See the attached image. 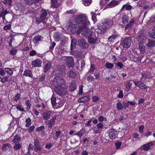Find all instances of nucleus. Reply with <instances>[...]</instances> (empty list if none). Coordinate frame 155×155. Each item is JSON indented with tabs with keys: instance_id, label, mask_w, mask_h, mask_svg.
Returning <instances> with one entry per match:
<instances>
[{
	"instance_id": "f257e3e1",
	"label": "nucleus",
	"mask_w": 155,
	"mask_h": 155,
	"mask_svg": "<svg viewBox=\"0 0 155 155\" xmlns=\"http://www.w3.org/2000/svg\"><path fill=\"white\" fill-rule=\"evenodd\" d=\"M87 25L85 26H80L78 29L77 32L80 33L81 32V34L83 36L86 37H89L91 36L92 35V31L90 29L88 28L87 25Z\"/></svg>"
},
{
	"instance_id": "f03ea898",
	"label": "nucleus",
	"mask_w": 155,
	"mask_h": 155,
	"mask_svg": "<svg viewBox=\"0 0 155 155\" xmlns=\"http://www.w3.org/2000/svg\"><path fill=\"white\" fill-rule=\"evenodd\" d=\"M87 19V16L85 15H79L76 16L75 21L76 23L81 24V26H85L90 24L88 21H86Z\"/></svg>"
},
{
	"instance_id": "7ed1b4c3",
	"label": "nucleus",
	"mask_w": 155,
	"mask_h": 155,
	"mask_svg": "<svg viewBox=\"0 0 155 155\" xmlns=\"http://www.w3.org/2000/svg\"><path fill=\"white\" fill-rule=\"evenodd\" d=\"M47 11L45 9L41 10L40 18H36V23L38 24L41 22H42L43 24H45L47 20Z\"/></svg>"
},
{
	"instance_id": "20e7f679",
	"label": "nucleus",
	"mask_w": 155,
	"mask_h": 155,
	"mask_svg": "<svg viewBox=\"0 0 155 155\" xmlns=\"http://www.w3.org/2000/svg\"><path fill=\"white\" fill-rule=\"evenodd\" d=\"M53 83L55 87L61 86L62 85H65L66 82L64 79L61 76L55 77L53 80Z\"/></svg>"
},
{
	"instance_id": "39448f33",
	"label": "nucleus",
	"mask_w": 155,
	"mask_h": 155,
	"mask_svg": "<svg viewBox=\"0 0 155 155\" xmlns=\"http://www.w3.org/2000/svg\"><path fill=\"white\" fill-rule=\"evenodd\" d=\"M54 92L58 95L62 96L65 95L67 94V89L61 86L55 87L54 89Z\"/></svg>"
},
{
	"instance_id": "423d86ee",
	"label": "nucleus",
	"mask_w": 155,
	"mask_h": 155,
	"mask_svg": "<svg viewBox=\"0 0 155 155\" xmlns=\"http://www.w3.org/2000/svg\"><path fill=\"white\" fill-rule=\"evenodd\" d=\"M147 39L145 31L143 30H141L138 37V41L141 44H143L145 42Z\"/></svg>"
},
{
	"instance_id": "0eeeda50",
	"label": "nucleus",
	"mask_w": 155,
	"mask_h": 155,
	"mask_svg": "<svg viewBox=\"0 0 155 155\" xmlns=\"http://www.w3.org/2000/svg\"><path fill=\"white\" fill-rule=\"evenodd\" d=\"M64 60L66 62V65L69 68H73L74 65V59L73 57L71 56H67L65 57Z\"/></svg>"
},
{
	"instance_id": "6e6552de",
	"label": "nucleus",
	"mask_w": 155,
	"mask_h": 155,
	"mask_svg": "<svg viewBox=\"0 0 155 155\" xmlns=\"http://www.w3.org/2000/svg\"><path fill=\"white\" fill-rule=\"evenodd\" d=\"M131 38L130 37L123 39L121 41V44L124 48H128L131 45Z\"/></svg>"
},
{
	"instance_id": "1a4fd4ad",
	"label": "nucleus",
	"mask_w": 155,
	"mask_h": 155,
	"mask_svg": "<svg viewBox=\"0 0 155 155\" xmlns=\"http://www.w3.org/2000/svg\"><path fill=\"white\" fill-rule=\"evenodd\" d=\"M129 20V18L126 15H124L123 17L119 18L117 21L120 25H122L127 24Z\"/></svg>"
},
{
	"instance_id": "9d476101",
	"label": "nucleus",
	"mask_w": 155,
	"mask_h": 155,
	"mask_svg": "<svg viewBox=\"0 0 155 155\" xmlns=\"http://www.w3.org/2000/svg\"><path fill=\"white\" fill-rule=\"evenodd\" d=\"M65 67L64 65H62L59 66L57 69L56 72L59 75H61L62 76L65 75Z\"/></svg>"
},
{
	"instance_id": "9b49d317",
	"label": "nucleus",
	"mask_w": 155,
	"mask_h": 155,
	"mask_svg": "<svg viewBox=\"0 0 155 155\" xmlns=\"http://www.w3.org/2000/svg\"><path fill=\"white\" fill-rule=\"evenodd\" d=\"M78 43L79 46L81 48H85L88 47V45L85 42L84 39L80 38L78 40Z\"/></svg>"
},
{
	"instance_id": "f8f14e48",
	"label": "nucleus",
	"mask_w": 155,
	"mask_h": 155,
	"mask_svg": "<svg viewBox=\"0 0 155 155\" xmlns=\"http://www.w3.org/2000/svg\"><path fill=\"white\" fill-rule=\"evenodd\" d=\"M117 132L113 129H110L109 131V135L111 139H114L117 136Z\"/></svg>"
},
{
	"instance_id": "ddd939ff",
	"label": "nucleus",
	"mask_w": 155,
	"mask_h": 155,
	"mask_svg": "<svg viewBox=\"0 0 155 155\" xmlns=\"http://www.w3.org/2000/svg\"><path fill=\"white\" fill-rule=\"evenodd\" d=\"M56 118V116H54L50 120H46L45 122V124L48 125V127L49 128H51L52 126L54 123V120Z\"/></svg>"
},
{
	"instance_id": "4468645a",
	"label": "nucleus",
	"mask_w": 155,
	"mask_h": 155,
	"mask_svg": "<svg viewBox=\"0 0 155 155\" xmlns=\"http://www.w3.org/2000/svg\"><path fill=\"white\" fill-rule=\"evenodd\" d=\"M51 100L53 107L55 109L58 108L59 107L58 103L56 102V98L53 95H52Z\"/></svg>"
},
{
	"instance_id": "2eb2a0df",
	"label": "nucleus",
	"mask_w": 155,
	"mask_h": 155,
	"mask_svg": "<svg viewBox=\"0 0 155 155\" xmlns=\"http://www.w3.org/2000/svg\"><path fill=\"white\" fill-rule=\"evenodd\" d=\"M43 38L41 35H38L32 39V41L35 44H38V42L40 41Z\"/></svg>"
},
{
	"instance_id": "dca6fc26",
	"label": "nucleus",
	"mask_w": 155,
	"mask_h": 155,
	"mask_svg": "<svg viewBox=\"0 0 155 155\" xmlns=\"http://www.w3.org/2000/svg\"><path fill=\"white\" fill-rule=\"evenodd\" d=\"M120 2L119 0H112L107 4V5L110 8H114L118 5Z\"/></svg>"
},
{
	"instance_id": "f3484780",
	"label": "nucleus",
	"mask_w": 155,
	"mask_h": 155,
	"mask_svg": "<svg viewBox=\"0 0 155 155\" xmlns=\"http://www.w3.org/2000/svg\"><path fill=\"white\" fill-rule=\"evenodd\" d=\"M41 60L37 59L32 61V65L34 67H39L41 66Z\"/></svg>"
},
{
	"instance_id": "a211bd4d",
	"label": "nucleus",
	"mask_w": 155,
	"mask_h": 155,
	"mask_svg": "<svg viewBox=\"0 0 155 155\" xmlns=\"http://www.w3.org/2000/svg\"><path fill=\"white\" fill-rule=\"evenodd\" d=\"M135 19L134 18H132L130 20L129 23L128 24H127L125 27V29L126 30H129L131 28L132 25L134 24Z\"/></svg>"
},
{
	"instance_id": "6ab92c4d",
	"label": "nucleus",
	"mask_w": 155,
	"mask_h": 155,
	"mask_svg": "<svg viewBox=\"0 0 155 155\" xmlns=\"http://www.w3.org/2000/svg\"><path fill=\"white\" fill-rule=\"evenodd\" d=\"M148 42L146 44V46L149 48H152L155 46V41L154 40L148 39Z\"/></svg>"
},
{
	"instance_id": "aec40b11",
	"label": "nucleus",
	"mask_w": 155,
	"mask_h": 155,
	"mask_svg": "<svg viewBox=\"0 0 155 155\" xmlns=\"http://www.w3.org/2000/svg\"><path fill=\"white\" fill-rule=\"evenodd\" d=\"M70 53L77 58H79L81 56V52L78 50L73 51V50H71V51Z\"/></svg>"
},
{
	"instance_id": "412c9836",
	"label": "nucleus",
	"mask_w": 155,
	"mask_h": 155,
	"mask_svg": "<svg viewBox=\"0 0 155 155\" xmlns=\"http://www.w3.org/2000/svg\"><path fill=\"white\" fill-rule=\"evenodd\" d=\"M153 145V142H151L150 143L144 144L141 147V148H143V150L147 151L150 149V147Z\"/></svg>"
},
{
	"instance_id": "4be33fe9",
	"label": "nucleus",
	"mask_w": 155,
	"mask_h": 155,
	"mask_svg": "<svg viewBox=\"0 0 155 155\" xmlns=\"http://www.w3.org/2000/svg\"><path fill=\"white\" fill-rule=\"evenodd\" d=\"M52 112L50 111H46L43 114V118L45 120L48 119L50 118Z\"/></svg>"
},
{
	"instance_id": "5701e85b",
	"label": "nucleus",
	"mask_w": 155,
	"mask_h": 155,
	"mask_svg": "<svg viewBox=\"0 0 155 155\" xmlns=\"http://www.w3.org/2000/svg\"><path fill=\"white\" fill-rule=\"evenodd\" d=\"M76 88V81L75 80H73L72 81L69 87V90L71 91H74Z\"/></svg>"
},
{
	"instance_id": "b1692460",
	"label": "nucleus",
	"mask_w": 155,
	"mask_h": 155,
	"mask_svg": "<svg viewBox=\"0 0 155 155\" xmlns=\"http://www.w3.org/2000/svg\"><path fill=\"white\" fill-rule=\"evenodd\" d=\"M88 38V42L91 44L92 45L96 42L97 38L96 37L93 36L92 37L91 36Z\"/></svg>"
},
{
	"instance_id": "393cba45",
	"label": "nucleus",
	"mask_w": 155,
	"mask_h": 155,
	"mask_svg": "<svg viewBox=\"0 0 155 155\" xmlns=\"http://www.w3.org/2000/svg\"><path fill=\"white\" fill-rule=\"evenodd\" d=\"M68 77L69 78H75L77 76L76 73L73 71H70L67 74Z\"/></svg>"
},
{
	"instance_id": "a878e982",
	"label": "nucleus",
	"mask_w": 155,
	"mask_h": 155,
	"mask_svg": "<svg viewBox=\"0 0 155 155\" xmlns=\"http://www.w3.org/2000/svg\"><path fill=\"white\" fill-rule=\"evenodd\" d=\"M59 4L57 0H51V6L55 8H58L59 7Z\"/></svg>"
},
{
	"instance_id": "bb28decb",
	"label": "nucleus",
	"mask_w": 155,
	"mask_h": 155,
	"mask_svg": "<svg viewBox=\"0 0 155 155\" xmlns=\"http://www.w3.org/2000/svg\"><path fill=\"white\" fill-rule=\"evenodd\" d=\"M131 81H129L127 83L124 85L125 89L127 91H129L131 88L132 83H131Z\"/></svg>"
},
{
	"instance_id": "cd10ccee",
	"label": "nucleus",
	"mask_w": 155,
	"mask_h": 155,
	"mask_svg": "<svg viewBox=\"0 0 155 155\" xmlns=\"http://www.w3.org/2000/svg\"><path fill=\"white\" fill-rule=\"evenodd\" d=\"M138 49L140 51V54H143L145 52V47L143 44L139 45Z\"/></svg>"
},
{
	"instance_id": "c85d7f7f",
	"label": "nucleus",
	"mask_w": 155,
	"mask_h": 155,
	"mask_svg": "<svg viewBox=\"0 0 155 155\" xmlns=\"http://www.w3.org/2000/svg\"><path fill=\"white\" fill-rule=\"evenodd\" d=\"M76 40L75 39H72L71 41V50H73L76 46Z\"/></svg>"
},
{
	"instance_id": "c756f323",
	"label": "nucleus",
	"mask_w": 155,
	"mask_h": 155,
	"mask_svg": "<svg viewBox=\"0 0 155 155\" xmlns=\"http://www.w3.org/2000/svg\"><path fill=\"white\" fill-rule=\"evenodd\" d=\"M23 75L31 78L32 77L31 71L29 70L25 71L23 74Z\"/></svg>"
},
{
	"instance_id": "7c9ffc66",
	"label": "nucleus",
	"mask_w": 155,
	"mask_h": 155,
	"mask_svg": "<svg viewBox=\"0 0 155 155\" xmlns=\"http://www.w3.org/2000/svg\"><path fill=\"white\" fill-rule=\"evenodd\" d=\"M118 36V35H113L110 36L108 38L109 42H113L114 40Z\"/></svg>"
},
{
	"instance_id": "2f4dec72",
	"label": "nucleus",
	"mask_w": 155,
	"mask_h": 155,
	"mask_svg": "<svg viewBox=\"0 0 155 155\" xmlns=\"http://www.w3.org/2000/svg\"><path fill=\"white\" fill-rule=\"evenodd\" d=\"M21 138L19 135L15 136L12 140L14 143H16L20 140Z\"/></svg>"
},
{
	"instance_id": "473e14b6",
	"label": "nucleus",
	"mask_w": 155,
	"mask_h": 155,
	"mask_svg": "<svg viewBox=\"0 0 155 155\" xmlns=\"http://www.w3.org/2000/svg\"><path fill=\"white\" fill-rule=\"evenodd\" d=\"M9 12V11H8L7 10H5V11H3L2 12H1V15L0 16V18L1 17H2L3 19L5 20V15L7 14Z\"/></svg>"
},
{
	"instance_id": "72a5a7b5",
	"label": "nucleus",
	"mask_w": 155,
	"mask_h": 155,
	"mask_svg": "<svg viewBox=\"0 0 155 155\" xmlns=\"http://www.w3.org/2000/svg\"><path fill=\"white\" fill-rule=\"evenodd\" d=\"M89 100V98L87 96H84L81 97L79 100L78 101L80 102L87 101Z\"/></svg>"
},
{
	"instance_id": "f704fd0d",
	"label": "nucleus",
	"mask_w": 155,
	"mask_h": 155,
	"mask_svg": "<svg viewBox=\"0 0 155 155\" xmlns=\"http://www.w3.org/2000/svg\"><path fill=\"white\" fill-rule=\"evenodd\" d=\"M11 78H10L9 76H6L2 78L0 81L2 83H4L8 81L9 80L11 81Z\"/></svg>"
},
{
	"instance_id": "c9c22d12",
	"label": "nucleus",
	"mask_w": 155,
	"mask_h": 155,
	"mask_svg": "<svg viewBox=\"0 0 155 155\" xmlns=\"http://www.w3.org/2000/svg\"><path fill=\"white\" fill-rule=\"evenodd\" d=\"M51 67V64L49 63H48L46 65L44 70L45 72H47Z\"/></svg>"
},
{
	"instance_id": "e433bc0d",
	"label": "nucleus",
	"mask_w": 155,
	"mask_h": 155,
	"mask_svg": "<svg viewBox=\"0 0 155 155\" xmlns=\"http://www.w3.org/2000/svg\"><path fill=\"white\" fill-rule=\"evenodd\" d=\"M105 24L109 27L111 26L113 24V21L111 20L108 19L104 22Z\"/></svg>"
},
{
	"instance_id": "4c0bfd02",
	"label": "nucleus",
	"mask_w": 155,
	"mask_h": 155,
	"mask_svg": "<svg viewBox=\"0 0 155 155\" xmlns=\"http://www.w3.org/2000/svg\"><path fill=\"white\" fill-rule=\"evenodd\" d=\"M10 147L11 145L9 143H6L3 145L2 148L4 151H5L8 149V148Z\"/></svg>"
},
{
	"instance_id": "58836bf2",
	"label": "nucleus",
	"mask_w": 155,
	"mask_h": 155,
	"mask_svg": "<svg viewBox=\"0 0 155 155\" xmlns=\"http://www.w3.org/2000/svg\"><path fill=\"white\" fill-rule=\"evenodd\" d=\"M117 108L118 110H122L124 108V106L120 102H118L116 104Z\"/></svg>"
},
{
	"instance_id": "ea45409f",
	"label": "nucleus",
	"mask_w": 155,
	"mask_h": 155,
	"mask_svg": "<svg viewBox=\"0 0 155 155\" xmlns=\"http://www.w3.org/2000/svg\"><path fill=\"white\" fill-rule=\"evenodd\" d=\"M83 4L86 6L90 5L91 2V0H82Z\"/></svg>"
},
{
	"instance_id": "a19ab883",
	"label": "nucleus",
	"mask_w": 155,
	"mask_h": 155,
	"mask_svg": "<svg viewBox=\"0 0 155 155\" xmlns=\"http://www.w3.org/2000/svg\"><path fill=\"white\" fill-rule=\"evenodd\" d=\"M142 76L140 79L141 81H144L147 78H148V75L147 74H142Z\"/></svg>"
},
{
	"instance_id": "79ce46f5",
	"label": "nucleus",
	"mask_w": 155,
	"mask_h": 155,
	"mask_svg": "<svg viewBox=\"0 0 155 155\" xmlns=\"http://www.w3.org/2000/svg\"><path fill=\"white\" fill-rule=\"evenodd\" d=\"M5 71L10 75H11L13 74V71L10 68H5Z\"/></svg>"
},
{
	"instance_id": "37998d69",
	"label": "nucleus",
	"mask_w": 155,
	"mask_h": 155,
	"mask_svg": "<svg viewBox=\"0 0 155 155\" xmlns=\"http://www.w3.org/2000/svg\"><path fill=\"white\" fill-rule=\"evenodd\" d=\"M25 104L27 106V109L28 110H30L31 104L28 100H26Z\"/></svg>"
},
{
	"instance_id": "c03bdc74",
	"label": "nucleus",
	"mask_w": 155,
	"mask_h": 155,
	"mask_svg": "<svg viewBox=\"0 0 155 155\" xmlns=\"http://www.w3.org/2000/svg\"><path fill=\"white\" fill-rule=\"evenodd\" d=\"M134 83L136 86L139 87L141 89L142 88L141 87V84H143V82H142L141 81H135L134 82Z\"/></svg>"
},
{
	"instance_id": "a18cd8bd",
	"label": "nucleus",
	"mask_w": 155,
	"mask_h": 155,
	"mask_svg": "<svg viewBox=\"0 0 155 155\" xmlns=\"http://www.w3.org/2000/svg\"><path fill=\"white\" fill-rule=\"evenodd\" d=\"M106 67L108 69H111L114 67V64L108 62H107L106 63Z\"/></svg>"
},
{
	"instance_id": "49530a36",
	"label": "nucleus",
	"mask_w": 155,
	"mask_h": 155,
	"mask_svg": "<svg viewBox=\"0 0 155 155\" xmlns=\"http://www.w3.org/2000/svg\"><path fill=\"white\" fill-rule=\"evenodd\" d=\"M42 148L40 147V144L35 146V150L36 152L41 151L42 150Z\"/></svg>"
},
{
	"instance_id": "de8ad7c7",
	"label": "nucleus",
	"mask_w": 155,
	"mask_h": 155,
	"mask_svg": "<svg viewBox=\"0 0 155 155\" xmlns=\"http://www.w3.org/2000/svg\"><path fill=\"white\" fill-rule=\"evenodd\" d=\"M21 145L19 143L15 144L14 146V148L15 150H19L21 148Z\"/></svg>"
},
{
	"instance_id": "09e8293b",
	"label": "nucleus",
	"mask_w": 155,
	"mask_h": 155,
	"mask_svg": "<svg viewBox=\"0 0 155 155\" xmlns=\"http://www.w3.org/2000/svg\"><path fill=\"white\" fill-rule=\"evenodd\" d=\"M17 50L15 48L12 49L10 51V53L12 55H15L17 52Z\"/></svg>"
},
{
	"instance_id": "8fccbe9b",
	"label": "nucleus",
	"mask_w": 155,
	"mask_h": 155,
	"mask_svg": "<svg viewBox=\"0 0 155 155\" xmlns=\"http://www.w3.org/2000/svg\"><path fill=\"white\" fill-rule=\"evenodd\" d=\"M94 77L93 76L91 75L88 77L87 80L89 82H91L94 80Z\"/></svg>"
},
{
	"instance_id": "3c124183",
	"label": "nucleus",
	"mask_w": 155,
	"mask_h": 155,
	"mask_svg": "<svg viewBox=\"0 0 155 155\" xmlns=\"http://www.w3.org/2000/svg\"><path fill=\"white\" fill-rule=\"evenodd\" d=\"M83 134V133L82 132L81 130L79 131L78 133L75 134H74V135H77L80 138H81V137L82 136Z\"/></svg>"
},
{
	"instance_id": "603ef678",
	"label": "nucleus",
	"mask_w": 155,
	"mask_h": 155,
	"mask_svg": "<svg viewBox=\"0 0 155 155\" xmlns=\"http://www.w3.org/2000/svg\"><path fill=\"white\" fill-rule=\"evenodd\" d=\"M121 142H117L115 143L116 148L117 149H119L121 145Z\"/></svg>"
},
{
	"instance_id": "864d4df0",
	"label": "nucleus",
	"mask_w": 155,
	"mask_h": 155,
	"mask_svg": "<svg viewBox=\"0 0 155 155\" xmlns=\"http://www.w3.org/2000/svg\"><path fill=\"white\" fill-rule=\"evenodd\" d=\"M11 25L10 24L6 25L4 27L3 29L4 30H7L10 29L11 28Z\"/></svg>"
},
{
	"instance_id": "5fc2aeb1",
	"label": "nucleus",
	"mask_w": 155,
	"mask_h": 155,
	"mask_svg": "<svg viewBox=\"0 0 155 155\" xmlns=\"http://www.w3.org/2000/svg\"><path fill=\"white\" fill-rule=\"evenodd\" d=\"M149 35L150 38L155 39V32H149Z\"/></svg>"
},
{
	"instance_id": "6e6d98bb",
	"label": "nucleus",
	"mask_w": 155,
	"mask_h": 155,
	"mask_svg": "<svg viewBox=\"0 0 155 155\" xmlns=\"http://www.w3.org/2000/svg\"><path fill=\"white\" fill-rule=\"evenodd\" d=\"M45 129L44 127L43 126H41L40 127H38L36 130L38 131H39L41 130H43Z\"/></svg>"
},
{
	"instance_id": "4d7b16f0",
	"label": "nucleus",
	"mask_w": 155,
	"mask_h": 155,
	"mask_svg": "<svg viewBox=\"0 0 155 155\" xmlns=\"http://www.w3.org/2000/svg\"><path fill=\"white\" fill-rule=\"evenodd\" d=\"M16 107L17 109L21 111H24V109L21 107V106L19 105H18L16 106Z\"/></svg>"
},
{
	"instance_id": "13d9d810",
	"label": "nucleus",
	"mask_w": 155,
	"mask_h": 155,
	"mask_svg": "<svg viewBox=\"0 0 155 155\" xmlns=\"http://www.w3.org/2000/svg\"><path fill=\"white\" fill-rule=\"evenodd\" d=\"M35 127L34 125L32 126L31 127H30L29 128L28 132L29 133H31L32 132H33L34 130Z\"/></svg>"
},
{
	"instance_id": "bf43d9fd",
	"label": "nucleus",
	"mask_w": 155,
	"mask_h": 155,
	"mask_svg": "<svg viewBox=\"0 0 155 155\" xmlns=\"http://www.w3.org/2000/svg\"><path fill=\"white\" fill-rule=\"evenodd\" d=\"M33 147V145L31 143L29 144L28 147V153H29L30 151L31 150H32Z\"/></svg>"
},
{
	"instance_id": "052dcab7",
	"label": "nucleus",
	"mask_w": 155,
	"mask_h": 155,
	"mask_svg": "<svg viewBox=\"0 0 155 155\" xmlns=\"http://www.w3.org/2000/svg\"><path fill=\"white\" fill-rule=\"evenodd\" d=\"M40 144V143L39 140L37 139H35L34 140V146L36 145H38Z\"/></svg>"
},
{
	"instance_id": "680f3d73",
	"label": "nucleus",
	"mask_w": 155,
	"mask_h": 155,
	"mask_svg": "<svg viewBox=\"0 0 155 155\" xmlns=\"http://www.w3.org/2000/svg\"><path fill=\"white\" fill-rule=\"evenodd\" d=\"M91 14L92 15V19L94 21H95L96 18V14L95 13H94L93 12H91Z\"/></svg>"
},
{
	"instance_id": "e2e57ef3",
	"label": "nucleus",
	"mask_w": 155,
	"mask_h": 155,
	"mask_svg": "<svg viewBox=\"0 0 155 155\" xmlns=\"http://www.w3.org/2000/svg\"><path fill=\"white\" fill-rule=\"evenodd\" d=\"M36 54V51L34 50H32L31 51L29 55L31 56H33L35 55Z\"/></svg>"
},
{
	"instance_id": "0e129e2a",
	"label": "nucleus",
	"mask_w": 155,
	"mask_h": 155,
	"mask_svg": "<svg viewBox=\"0 0 155 155\" xmlns=\"http://www.w3.org/2000/svg\"><path fill=\"white\" fill-rule=\"evenodd\" d=\"M5 72L3 68H1L0 69V74L2 76L5 75Z\"/></svg>"
},
{
	"instance_id": "69168bd1",
	"label": "nucleus",
	"mask_w": 155,
	"mask_h": 155,
	"mask_svg": "<svg viewBox=\"0 0 155 155\" xmlns=\"http://www.w3.org/2000/svg\"><path fill=\"white\" fill-rule=\"evenodd\" d=\"M103 124L101 123H99L96 125V126L98 129H101L103 127Z\"/></svg>"
},
{
	"instance_id": "338daca9",
	"label": "nucleus",
	"mask_w": 155,
	"mask_h": 155,
	"mask_svg": "<svg viewBox=\"0 0 155 155\" xmlns=\"http://www.w3.org/2000/svg\"><path fill=\"white\" fill-rule=\"evenodd\" d=\"M126 8L125 9L127 10H129L132 8V6L126 4Z\"/></svg>"
},
{
	"instance_id": "774afa93",
	"label": "nucleus",
	"mask_w": 155,
	"mask_h": 155,
	"mask_svg": "<svg viewBox=\"0 0 155 155\" xmlns=\"http://www.w3.org/2000/svg\"><path fill=\"white\" fill-rule=\"evenodd\" d=\"M92 100L94 102H96L99 100V98L97 97L94 96L92 97Z\"/></svg>"
}]
</instances>
